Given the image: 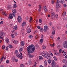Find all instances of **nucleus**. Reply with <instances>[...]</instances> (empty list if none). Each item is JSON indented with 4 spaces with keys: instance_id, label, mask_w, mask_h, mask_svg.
<instances>
[{
    "instance_id": "obj_29",
    "label": "nucleus",
    "mask_w": 67,
    "mask_h": 67,
    "mask_svg": "<svg viewBox=\"0 0 67 67\" xmlns=\"http://www.w3.org/2000/svg\"><path fill=\"white\" fill-rule=\"evenodd\" d=\"M53 58H54V60H55V61H57V58L55 56H54L53 57Z\"/></svg>"
},
{
    "instance_id": "obj_49",
    "label": "nucleus",
    "mask_w": 67,
    "mask_h": 67,
    "mask_svg": "<svg viewBox=\"0 0 67 67\" xmlns=\"http://www.w3.org/2000/svg\"><path fill=\"white\" fill-rule=\"evenodd\" d=\"M20 67H24V65H23V64H21V65Z\"/></svg>"
},
{
    "instance_id": "obj_14",
    "label": "nucleus",
    "mask_w": 67,
    "mask_h": 67,
    "mask_svg": "<svg viewBox=\"0 0 67 67\" xmlns=\"http://www.w3.org/2000/svg\"><path fill=\"white\" fill-rule=\"evenodd\" d=\"M27 33H30L31 32V30L30 29H28L27 30Z\"/></svg>"
},
{
    "instance_id": "obj_18",
    "label": "nucleus",
    "mask_w": 67,
    "mask_h": 67,
    "mask_svg": "<svg viewBox=\"0 0 67 67\" xmlns=\"http://www.w3.org/2000/svg\"><path fill=\"white\" fill-rule=\"evenodd\" d=\"M52 67H56V63L52 64Z\"/></svg>"
},
{
    "instance_id": "obj_47",
    "label": "nucleus",
    "mask_w": 67,
    "mask_h": 67,
    "mask_svg": "<svg viewBox=\"0 0 67 67\" xmlns=\"http://www.w3.org/2000/svg\"><path fill=\"white\" fill-rule=\"evenodd\" d=\"M55 17L56 19H57V18H58V15H55Z\"/></svg>"
},
{
    "instance_id": "obj_20",
    "label": "nucleus",
    "mask_w": 67,
    "mask_h": 67,
    "mask_svg": "<svg viewBox=\"0 0 67 67\" xmlns=\"http://www.w3.org/2000/svg\"><path fill=\"white\" fill-rule=\"evenodd\" d=\"M42 48L43 49H45L46 48V47L45 46V45L44 44H43L42 46Z\"/></svg>"
},
{
    "instance_id": "obj_3",
    "label": "nucleus",
    "mask_w": 67,
    "mask_h": 67,
    "mask_svg": "<svg viewBox=\"0 0 67 67\" xmlns=\"http://www.w3.org/2000/svg\"><path fill=\"white\" fill-rule=\"evenodd\" d=\"M12 12L13 13H12V14L13 16L15 17V13L16 12V10L15 9H13L12 10Z\"/></svg>"
},
{
    "instance_id": "obj_19",
    "label": "nucleus",
    "mask_w": 67,
    "mask_h": 67,
    "mask_svg": "<svg viewBox=\"0 0 67 67\" xmlns=\"http://www.w3.org/2000/svg\"><path fill=\"white\" fill-rule=\"evenodd\" d=\"M29 58H33V55L31 54H29Z\"/></svg>"
},
{
    "instance_id": "obj_23",
    "label": "nucleus",
    "mask_w": 67,
    "mask_h": 67,
    "mask_svg": "<svg viewBox=\"0 0 67 67\" xmlns=\"http://www.w3.org/2000/svg\"><path fill=\"white\" fill-rule=\"evenodd\" d=\"M39 8H40L38 9V11H41V9H42V7H41V5H39Z\"/></svg>"
},
{
    "instance_id": "obj_26",
    "label": "nucleus",
    "mask_w": 67,
    "mask_h": 67,
    "mask_svg": "<svg viewBox=\"0 0 67 67\" xmlns=\"http://www.w3.org/2000/svg\"><path fill=\"white\" fill-rule=\"evenodd\" d=\"M11 37H12V38H14V35L13 34H12L11 35Z\"/></svg>"
},
{
    "instance_id": "obj_32",
    "label": "nucleus",
    "mask_w": 67,
    "mask_h": 67,
    "mask_svg": "<svg viewBox=\"0 0 67 67\" xmlns=\"http://www.w3.org/2000/svg\"><path fill=\"white\" fill-rule=\"evenodd\" d=\"M13 29L16 30L17 29V26H15L14 27Z\"/></svg>"
},
{
    "instance_id": "obj_63",
    "label": "nucleus",
    "mask_w": 67,
    "mask_h": 67,
    "mask_svg": "<svg viewBox=\"0 0 67 67\" xmlns=\"http://www.w3.org/2000/svg\"><path fill=\"white\" fill-rule=\"evenodd\" d=\"M51 38H54L53 37V36L52 35L51 36Z\"/></svg>"
},
{
    "instance_id": "obj_30",
    "label": "nucleus",
    "mask_w": 67,
    "mask_h": 67,
    "mask_svg": "<svg viewBox=\"0 0 67 67\" xmlns=\"http://www.w3.org/2000/svg\"><path fill=\"white\" fill-rule=\"evenodd\" d=\"M63 62L64 63H65L66 62V60L65 59H63Z\"/></svg>"
},
{
    "instance_id": "obj_13",
    "label": "nucleus",
    "mask_w": 67,
    "mask_h": 67,
    "mask_svg": "<svg viewBox=\"0 0 67 67\" xmlns=\"http://www.w3.org/2000/svg\"><path fill=\"white\" fill-rule=\"evenodd\" d=\"M26 25V23L25 22H23L22 24V26L23 27L25 25Z\"/></svg>"
},
{
    "instance_id": "obj_55",
    "label": "nucleus",
    "mask_w": 67,
    "mask_h": 67,
    "mask_svg": "<svg viewBox=\"0 0 67 67\" xmlns=\"http://www.w3.org/2000/svg\"><path fill=\"white\" fill-rule=\"evenodd\" d=\"M35 37L36 39H38V36L37 35H36L35 36Z\"/></svg>"
},
{
    "instance_id": "obj_21",
    "label": "nucleus",
    "mask_w": 67,
    "mask_h": 67,
    "mask_svg": "<svg viewBox=\"0 0 67 67\" xmlns=\"http://www.w3.org/2000/svg\"><path fill=\"white\" fill-rule=\"evenodd\" d=\"M13 7L14 8H16V4H14L13 5Z\"/></svg>"
},
{
    "instance_id": "obj_15",
    "label": "nucleus",
    "mask_w": 67,
    "mask_h": 67,
    "mask_svg": "<svg viewBox=\"0 0 67 67\" xmlns=\"http://www.w3.org/2000/svg\"><path fill=\"white\" fill-rule=\"evenodd\" d=\"M21 44L22 46H24V42L22 41L21 42Z\"/></svg>"
},
{
    "instance_id": "obj_27",
    "label": "nucleus",
    "mask_w": 67,
    "mask_h": 67,
    "mask_svg": "<svg viewBox=\"0 0 67 67\" xmlns=\"http://www.w3.org/2000/svg\"><path fill=\"white\" fill-rule=\"evenodd\" d=\"M48 62L49 64H51V60L49 59L48 60Z\"/></svg>"
},
{
    "instance_id": "obj_35",
    "label": "nucleus",
    "mask_w": 67,
    "mask_h": 67,
    "mask_svg": "<svg viewBox=\"0 0 67 67\" xmlns=\"http://www.w3.org/2000/svg\"><path fill=\"white\" fill-rule=\"evenodd\" d=\"M29 38H33V36L32 35H30L29 37Z\"/></svg>"
},
{
    "instance_id": "obj_56",
    "label": "nucleus",
    "mask_w": 67,
    "mask_h": 67,
    "mask_svg": "<svg viewBox=\"0 0 67 67\" xmlns=\"http://www.w3.org/2000/svg\"><path fill=\"white\" fill-rule=\"evenodd\" d=\"M40 31H41V32H42V31H43V28H42V27H41L40 28Z\"/></svg>"
},
{
    "instance_id": "obj_31",
    "label": "nucleus",
    "mask_w": 67,
    "mask_h": 67,
    "mask_svg": "<svg viewBox=\"0 0 67 67\" xmlns=\"http://www.w3.org/2000/svg\"><path fill=\"white\" fill-rule=\"evenodd\" d=\"M50 46H51V47H54V46H55V45L54 44V43H53V44H51Z\"/></svg>"
},
{
    "instance_id": "obj_5",
    "label": "nucleus",
    "mask_w": 67,
    "mask_h": 67,
    "mask_svg": "<svg viewBox=\"0 0 67 67\" xmlns=\"http://www.w3.org/2000/svg\"><path fill=\"white\" fill-rule=\"evenodd\" d=\"M16 56L18 58H20V59H22L23 57V56L21 55H20L19 53H17V54H16Z\"/></svg>"
},
{
    "instance_id": "obj_40",
    "label": "nucleus",
    "mask_w": 67,
    "mask_h": 67,
    "mask_svg": "<svg viewBox=\"0 0 67 67\" xmlns=\"http://www.w3.org/2000/svg\"><path fill=\"white\" fill-rule=\"evenodd\" d=\"M43 37H44V35H43V34L41 35V38H43Z\"/></svg>"
},
{
    "instance_id": "obj_58",
    "label": "nucleus",
    "mask_w": 67,
    "mask_h": 67,
    "mask_svg": "<svg viewBox=\"0 0 67 67\" xmlns=\"http://www.w3.org/2000/svg\"><path fill=\"white\" fill-rule=\"evenodd\" d=\"M35 65L33 66V67H35V66H36V64H37V63L36 62H35Z\"/></svg>"
},
{
    "instance_id": "obj_7",
    "label": "nucleus",
    "mask_w": 67,
    "mask_h": 67,
    "mask_svg": "<svg viewBox=\"0 0 67 67\" xmlns=\"http://www.w3.org/2000/svg\"><path fill=\"white\" fill-rule=\"evenodd\" d=\"M0 35L1 36H5V33L4 32L2 31L0 32Z\"/></svg>"
},
{
    "instance_id": "obj_10",
    "label": "nucleus",
    "mask_w": 67,
    "mask_h": 67,
    "mask_svg": "<svg viewBox=\"0 0 67 67\" xmlns=\"http://www.w3.org/2000/svg\"><path fill=\"white\" fill-rule=\"evenodd\" d=\"M45 57L46 58H47V59H48V58H49L50 57V55L48 54V53H47V54L46 55Z\"/></svg>"
},
{
    "instance_id": "obj_8",
    "label": "nucleus",
    "mask_w": 67,
    "mask_h": 67,
    "mask_svg": "<svg viewBox=\"0 0 67 67\" xmlns=\"http://www.w3.org/2000/svg\"><path fill=\"white\" fill-rule=\"evenodd\" d=\"M17 19L18 20L19 22H21V21L22 20V18L21 16H19L18 17Z\"/></svg>"
},
{
    "instance_id": "obj_51",
    "label": "nucleus",
    "mask_w": 67,
    "mask_h": 67,
    "mask_svg": "<svg viewBox=\"0 0 67 67\" xmlns=\"http://www.w3.org/2000/svg\"><path fill=\"white\" fill-rule=\"evenodd\" d=\"M39 21L40 23H42V19H39Z\"/></svg>"
},
{
    "instance_id": "obj_11",
    "label": "nucleus",
    "mask_w": 67,
    "mask_h": 67,
    "mask_svg": "<svg viewBox=\"0 0 67 67\" xmlns=\"http://www.w3.org/2000/svg\"><path fill=\"white\" fill-rule=\"evenodd\" d=\"M43 9L45 10V12H47L48 11L47 9L46 6H44L43 7Z\"/></svg>"
},
{
    "instance_id": "obj_61",
    "label": "nucleus",
    "mask_w": 67,
    "mask_h": 67,
    "mask_svg": "<svg viewBox=\"0 0 67 67\" xmlns=\"http://www.w3.org/2000/svg\"><path fill=\"white\" fill-rule=\"evenodd\" d=\"M65 55H66V52H65L63 54V56H65Z\"/></svg>"
},
{
    "instance_id": "obj_2",
    "label": "nucleus",
    "mask_w": 67,
    "mask_h": 67,
    "mask_svg": "<svg viewBox=\"0 0 67 67\" xmlns=\"http://www.w3.org/2000/svg\"><path fill=\"white\" fill-rule=\"evenodd\" d=\"M63 45L65 48H67V41H65L63 43Z\"/></svg>"
},
{
    "instance_id": "obj_28",
    "label": "nucleus",
    "mask_w": 67,
    "mask_h": 67,
    "mask_svg": "<svg viewBox=\"0 0 67 67\" xmlns=\"http://www.w3.org/2000/svg\"><path fill=\"white\" fill-rule=\"evenodd\" d=\"M32 19H33V18L32 17H31V18H30V20H29V22L30 23L32 22Z\"/></svg>"
},
{
    "instance_id": "obj_37",
    "label": "nucleus",
    "mask_w": 67,
    "mask_h": 67,
    "mask_svg": "<svg viewBox=\"0 0 67 67\" xmlns=\"http://www.w3.org/2000/svg\"><path fill=\"white\" fill-rule=\"evenodd\" d=\"M39 58L40 59H43V57L41 56H39Z\"/></svg>"
},
{
    "instance_id": "obj_9",
    "label": "nucleus",
    "mask_w": 67,
    "mask_h": 67,
    "mask_svg": "<svg viewBox=\"0 0 67 67\" xmlns=\"http://www.w3.org/2000/svg\"><path fill=\"white\" fill-rule=\"evenodd\" d=\"M47 53L46 52L44 51L42 53H41V55L43 56H46L47 54Z\"/></svg>"
},
{
    "instance_id": "obj_53",
    "label": "nucleus",
    "mask_w": 67,
    "mask_h": 67,
    "mask_svg": "<svg viewBox=\"0 0 67 67\" xmlns=\"http://www.w3.org/2000/svg\"><path fill=\"white\" fill-rule=\"evenodd\" d=\"M55 64V63L54 62V60H52V64Z\"/></svg>"
},
{
    "instance_id": "obj_38",
    "label": "nucleus",
    "mask_w": 67,
    "mask_h": 67,
    "mask_svg": "<svg viewBox=\"0 0 67 67\" xmlns=\"http://www.w3.org/2000/svg\"><path fill=\"white\" fill-rule=\"evenodd\" d=\"M63 6L64 7V8H66L67 7V5L66 4H63Z\"/></svg>"
},
{
    "instance_id": "obj_22",
    "label": "nucleus",
    "mask_w": 67,
    "mask_h": 67,
    "mask_svg": "<svg viewBox=\"0 0 67 67\" xmlns=\"http://www.w3.org/2000/svg\"><path fill=\"white\" fill-rule=\"evenodd\" d=\"M18 41H16V40H14L13 41V43H14L15 44H17L18 43Z\"/></svg>"
},
{
    "instance_id": "obj_43",
    "label": "nucleus",
    "mask_w": 67,
    "mask_h": 67,
    "mask_svg": "<svg viewBox=\"0 0 67 67\" xmlns=\"http://www.w3.org/2000/svg\"><path fill=\"white\" fill-rule=\"evenodd\" d=\"M43 39H41L40 40V42L41 43H43Z\"/></svg>"
},
{
    "instance_id": "obj_12",
    "label": "nucleus",
    "mask_w": 67,
    "mask_h": 67,
    "mask_svg": "<svg viewBox=\"0 0 67 67\" xmlns=\"http://www.w3.org/2000/svg\"><path fill=\"white\" fill-rule=\"evenodd\" d=\"M7 8L8 9V10H11V8H12L11 6L10 5V4L9 5H8Z\"/></svg>"
},
{
    "instance_id": "obj_60",
    "label": "nucleus",
    "mask_w": 67,
    "mask_h": 67,
    "mask_svg": "<svg viewBox=\"0 0 67 67\" xmlns=\"http://www.w3.org/2000/svg\"><path fill=\"white\" fill-rule=\"evenodd\" d=\"M36 48H38V45H36Z\"/></svg>"
},
{
    "instance_id": "obj_62",
    "label": "nucleus",
    "mask_w": 67,
    "mask_h": 67,
    "mask_svg": "<svg viewBox=\"0 0 67 67\" xmlns=\"http://www.w3.org/2000/svg\"><path fill=\"white\" fill-rule=\"evenodd\" d=\"M8 47H7L6 48V51H8Z\"/></svg>"
},
{
    "instance_id": "obj_48",
    "label": "nucleus",
    "mask_w": 67,
    "mask_h": 67,
    "mask_svg": "<svg viewBox=\"0 0 67 67\" xmlns=\"http://www.w3.org/2000/svg\"><path fill=\"white\" fill-rule=\"evenodd\" d=\"M6 63L7 64L9 63V60H7L6 61Z\"/></svg>"
},
{
    "instance_id": "obj_46",
    "label": "nucleus",
    "mask_w": 67,
    "mask_h": 67,
    "mask_svg": "<svg viewBox=\"0 0 67 67\" xmlns=\"http://www.w3.org/2000/svg\"><path fill=\"white\" fill-rule=\"evenodd\" d=\"M62 49H60L59 50V53L60 54V53H62Z\"/></svg>"
},
{
    "instance_id": "obj_17",
    "label": "nucleus",
    "mask_w": 67,
    "mask_h": 67,
    "mask_svg": "<svg viewBox=\"0 0 67 67\" xmlns=\"http://www.w3.org/2000/svg\"><path fill=\"white\" fill-rule=\"evenodd\" d=\"M5 41L6 42H7V43H9V39L8 38H6Z\"/></svg>"
},
{
    "instance_id": "obj_6",
    "label": "nucleus",
    "mask_w": 67,
    "mask_h": 67,
    "mask_svg": "<svg viewBox=\"0 0 67 67\" xmlns=\"http://www.w3.org/2000/svg\"><path fill=\"white\" fill-rule=\"evenodd\" d=\"M48 29V26H45L44 27L43 31L44 32H47V29Z\"/></svg>"
},
{
    "instance_id": "obj_33",
    "label": "nucleus",
    "mask_w": 67,
    "mask_h": 67,
    "mask_svg": "<svg viewBox=\"0 0 67 67\" xmlns=\"http://www.w3.org/2000/svg\"><path fill=\"white\" fill-rule=\"evenodd\" d=\"M12 15H9V18L11 19H12L13 18V16H12Z\"/></svg>"
},
{
    "instance_id": "obj_54",
    "label": "nucleus",
    "mask_w": 67,
    "mask_h": 67,
    "mask_svg": "<svg viewBox=\"0 0 67 67\" xmlns=\"http://www.w3.org/2000/svg\"><path fill=\"white\" fill-rule=\"evenodd\" d=\"M3 58H4V55H3V57L1 58V60L2 61V60H3Z\"/></svg>"
},
{
    "instance_id": "obj_24",
    "label": "nucleus",
    "mask_w": 67,
    "mask_h": 67,
    "mask_svg": "<svg viewBox=\"0 0 67 67\" xmlns=\"http://www.w3.org/2000/svg\"><path fill=\"white\" fill-rule=\"evenodd\" d=\"M66 12H64L63 13L62 15L63 16H64L66 15Z\"/></svg>"
},
{
    "instance_id": "obj_1",
    "label": "nucleus",
    "mask_w": 67,
    "mask_h": 67,
    "mask_svg": "<svg viewBox=\"0 0 67 67\" xmlns=\"http://www.w3.org/2000/svg\"><path fill=\"white\" fill-rule=\"evenodd\" d=\"M27 50L28 53L29 54L32 53L35 51V46L33 44L27 47Z\"/></svg>"
},
{
    "instance_id": "obj_44",
    "label": "nucleus",
    "mask_w": 67,
    "mask_h": 67,
    "mask_svg": "<svg viewBox=\"0 0 67 67\" xmlns=\"http://www.w3.org/2000/svg\"><path fill=\"white\" fill-rule=\"evenodd\" d=\"M23 51V48H20L19 49V51L20 52H21V51Z\"/></svg>"
},
{
    "instance_id": "obj_64",
    "label": "nucleus",
    "mask_w": 67,
    "mask_h": 67,
    "mask_svg": "<svg viewBox=\"0 0 67 67\" xmlns=\"http://www.w3.org/2000/svg\"><path fill=\"white\" fill-rule=\"evenodd\" d=\"M65 65L66 67H67V62L66 63H65Z\"/></svg>"
},
{
    "instance_id": "obj_50",
    "label": "nucleus",
    "mask_w": 67,
    "mask_h": 67,
    "mask_svg": "<svg viewBox=\"0 0 67 67\" xmlns=\"http://www.w3.org/2000/svg\"><path fill=\"white\" fill-rule=\"evenodd\" d=\"M18 51L16 50L15 51V53L16 54H18Z\"/></svg>"
},
{
    "instance_id": "obj_34",
    "label": "nucleus",
    "mask_w": 67,
    "mask_h": 67,
    "mask_svg": "<svg viewBox=\"0 0 67 67\" xmlns=\"http://www.w3.org/2000/svg\"><path fill=\"white\" fill-rule=\"evenodd\" d=\"M8 47L10 48H12V46L11 45V44H10V45H9V46H8Z\"/></svg>"
},
{
    "instance_id": "obj_25",
    "label": "nucleus",
    "mask_w": 67,
    "mask_h": 67,
    "mask_svg": "<svg viewBox=\"0 0 67 67\" xmlns=\"http://www.w3.org/2000/svg\"><path fill=\"white\" fill-rule=\"evenodd\" d=\"M56 7H60V5H59V3H57L56 4Z\"/></svg>"
},
{
    "instance_id": "obj_41",
    "label": "nucleus",
    "mask_w": 67,
    "mask_h": 67,
    "mask_svg": "<svg viewBox=\"0 0 67 67\" xmlns=\"http://www.w3.org/2000/svg\"><path fill=\"white\" fill-rule=\"evenodd\" d=\"M44 64L45 66H46L47 65V63L46 60L44 61Z\"/></svg>"
},
{
    "instance_id": "obj_52",
    "label": "nucleus",
    "mask_w": 67,
    "mask_h": 67,
    "mask_svg": "<svg viewBox=\"0 0 67 67\" xmlns=\"http://www.w3.org/2000/svg\"><path fill=\"white\" fill-rule=\"evenodd\" d=\"M17 32H15V34H14L16 36H17Z\"/></svg>"
},
{
    "instance_id": "obj_42",
    "label": "nucleus",
    "mask_w": 67,
    "mask_h": 67,
    "mask_svg": "<svg viewBox=\"0 0 67 67\" xmlns=\"http://www.w3.org/2000/svg\"><path fill=\"white\" fill-rule=\"evenodd\" d=\"M2 48L3 49H4L5 48V46H4V45H3L2 46Z\"/></svg>"
},
{
    "instance_id": "obj_45",
    "label": "nucleus",
    "mask_w": 67,
    "mask_h": 67,
    "mask_svg": "<svg viewBox=\"0 0 67 67\" xmlns=\"http://www.w3.org/2000/svg\"><path fill=\"white\" fill-rule=\"evenodd\" d=\"M15 58L14 57H13L12 58V59L13 61H14L15 60Z\"/></svg>"
},
{
    "instance_id": "obj_57",
    "label": "nucleus",
    "mask_w": 67,
    "mask_h": 67,
    "mask_svg": "<svg viewBox=\"0 0 67 67\" xmlns=\"http://www.w3.org/2000/svg\"><path fill=\"white\" fill-rule=\"evenodd\" d=\"M3 21H1L0 22V24H3Z\"/></svg>"
},
{
    "instance_id": "obj_39",
    "label": "nucleus",
    "mask_w": 67,
    "mask_h": 67,
    "mask_svg": "<svg viewBox=\"0 0 67 67\" xmlns=\"http://www.w3.org/2000/svg\"><path fill=\"white\" fill-rule=\"evenodd\" d=\"M60 3L62 4L64 3V1H63V0H61V1Z\"/></svg>"
},
{
    "instance_id": "obj_16",
    "label": "nucleus",
    "mask_w": 67,
    "mask_h": 67,
    "mask_svg": "<svg viewBox=\"0 0 67 67\" xmlns=\"http://www.w3.org/2000/svg\"><path fill=\"white\" fill-rule=\"evenodd\" d=\"M52 34H53V35H55V30H53L52 31Z\"/></svg>"
},
{
    "instance_id": "obj_36",
    "label": "nucleus",
    "mask_w": 67,
    "mask_h": 67,
    "mask_svg": "<svg viewBox=\"0 0 67 67\" xmlns=\"http://www.w3.org/2000/svg\"><path fill=\"white\" fill-rule=\"evenodd\" d=\"M60 0H57V3H60L61 2Z\"/></svg>"
},
{
    "instance_id": "obj_59",
    "label": "nucleus",
    "mask_w": 67,
    "mask_h": 67,
    "mask_svg": "<svg viewBox=\"0 0 67 67\" xmlns=\"http://www.w3.org/2000/svg\"><path fill=\"white\" fill-rule=\"evenodd\" d=\"M37 28L38 29H41V27H40V26H37Z\"/></svg>"
},
{
    "instance_id": "obj_4",
    "label": "nucleus",
    "mask_w": 67,
    "mask_h": 67,
    "mask_svg": "<svg viewBox=\"0 0 67 67\" xmlns=\"http://www.w3.org/2000/svg\"><path fill=\"white\" fill-rule=\"evenodd\" d=\"M51 18L52 19H55V13L54 12H52L51 13Z\"/></svg>"
}]
</instances>
